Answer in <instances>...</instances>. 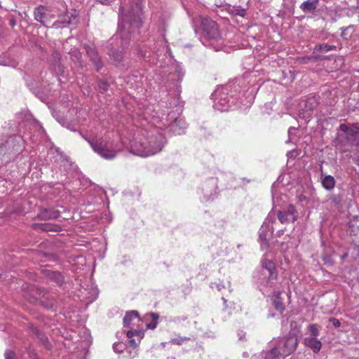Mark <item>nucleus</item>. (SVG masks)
Segmentation results:
<instances>
[{
  "label": "nucleus",
  "mask_w": 359,
  "mask_h": 359,
  "mask_svg": "<svg viewBox=\"0 0 359 359\" xmlns=\"http://www.w3.org/2000/svg\"><path fill=\"white\" fill-rule=\"evenodd\" d=\"M165 138L161 133L152 135L141 142L131 145L133 153L137 156L147 157L161 151L165 144Z\"/></svg>",
  "instance_id": "f257e3e1"
},
{
  "label": "nucleus",
  "mask_w": 359,
  "mask_h": 359,
  "mask_svg": "<svg viewBox=\"0 0 359 359\" xmlns=\"http://www.w3.org/2000/svg\"><path fill=\"white\" fill-rule=\"evenodd\" d=\"M339 131L337 147L342 152H346L349 147L359 146V126L357 123L351 126L342 123L339 126Z\"/></svg>",
  "instance_id": "f03ea898"
},
{
  "label": "nucleus",
  "mask_w": 359,
  "mask_h": 359,
  "mask_svg": "<svg viewBox=\"0 0 359 359\" xmlns=\"http://www.w3.org/2000/svg\"><path fill=\"white\" fill-rule=\"evenodd\" d=\"M202 36L201 40L205 46H212L219 50L223 46V40L218 31L217 25L210 19H204L202 22Z\"/></svg>",
  "instance_id": "7ed1b4c3"
},
{
  "label": "nucleus",
  "mask_w": 359,
  "mask_h": 359,
  "mask_svg": "<svg viewBox=\"0 0 359 359\" xmlns=\"http://www.w3.org/2000/svg\"><path fill=\"white\" fill-rule=\"evenodd\" d=\"M88 142L95 152L107 160L114 158L121 150L114 142L102 137L93 138L88 140Z\"/></svg>",
  "instance_id": "20e7f679"
},
{
  "label": "nucleus",
  "mask_w": 359,
  "mask_h": 359,
  "mask_svg": "<svg viewBox=\"0 0 359 359\" xmlns=\"http://www.w3.org/2000/svg\"><path fill=\"white\" fill-rule=\"evenodd\" d=\"M159 128H168L170 132L175 135H182L184 133L187 128V123L185 121L180 118L176 117L175 114L171 112L161 117L159 122H154Z\"/></svg>",
  "instance_id": "39448f33"
},
{
  "label": "nucleus",
  "mask_w": 359,
  "mask_h": 359,
  "mask_svg": "<svg viewBox=\"0 0 359 359\" xmlns=\"http://www.w3.org/2000/svg\"><path fill=\"white\" fill-rule=\"evenodd\" d=\"M231 86L227 85L218 88L212 95L213 99V107L220 111H226L229 109L234 102L233 96H229Z\"/></svg>",
  "instance_id": "423d86ee"
},
{
  "label": "nucleus",
  "mask_w": 359,
  "mask_h": 359,
  "mask_svg": "<svg viewBox=\"0 0 359 359\" xmlns=\"http://www.w3.org/2000/svg\"><path fill=\"white\" fill-rule=\"evenodd\" d=\"M276 222L275 214L269 213L259 231V241L261 248L266 250L269 247L271 235L273 232V224Z\"/></svg>",
  "instance_id": "0eeeda50"
},
{
  "label": "nucleus",
  "mask_w": 359,
  "mask_h": 359,
  "mask_svg": "<svg viewBox=\"0 0 359 359\" xmlns=\"http://www.w3.org/2000/svg\"><path fill=\"white\" fill-rule=\"evenodd\" d=\"M125 8L121 6L120 15L123 21L129 25L130 27L139 28L142 25V7L139 3L136 4L135 7H132L128 11V15L125 14Z\"/></svg>",
  "instance_id": "6e6552de"
},
{
  "label": "nucleus",
  "mask_w": 359,
  "mask_h": 359,
  "mask_svg": "<svg viewBox=\"0 0 359 359\" xmlns=\"http://www.w3.org/2000/svg\"><path fill=\"white\" fill-rule=\"evenodd\" d=\"M298 340L295 333L290 332L287 336L278 341V348L281 351V355L287 356L293 353L297 346Z\"/></svg>",
  "instance_id": "1a4fd4ad"
},
{
  "label": "nucleus",
  "mask_w": 359,
  "mask_h": 359,
  "mask_svg": "<svg viewBox=\"0 0 359 359\" xmlns=\"http://www.w3.org/2000/svg\"><path fill=\"white\" fill-rule=\"evenodd\" d=\"M34 17L35 20L48 27V24L55 18V14L49 7L40 5L34 8Z\"/></svg>",
  "instance_id": "9d476101"
},
{
  "label": "nucleus",
  "mask_w": 359,
  "mask_h": 359,
  "mask_svg": "<svg viewBox=\"0 0 359 359\" xmlns=\"http://www.w3.org/2000/svg\"><path fill=\"white\" fill-rule=\"evenodd\" d=\"M262 274L266 278V285L272 287L276 283L277 278V271L276 270L275 264L270 261L266 260L262 262Z\"/></svg>",
  "instance_id": "9b49d317"
},
{
  "label": "nucleus",
  "mask_w": 359,
  "mask_h": 359,
  "mask_svg": "<svg viewBox=\"0 0 359 359\" xmlns=\"http://www.w3.org/2000/svg\"><path fill=\"white\" fill-rule=\"evenodd\" d=\"M318 103L314 97L309 98L306 100L302 101L299 104L298 114L304 119H308L311 117L313 110L317 107Z\"/></svg>",
  "instance_id": "f8f14e48"
},
{
  "label": "nucleus",
  "mask_w": 359,
  "mask_h": 359,
  "mask_svg": "<svg viewBox=\"0 0 359 359\" xmlns=\"http://www.w3.org/2000/svg\"><path fill=\"white\" fill-rule=\"evenodd\" d=\"M277 217L280 223L288 224L297 220L298 212L294 205H290L286 208L279 210Z\"/></svg>",
  "instance_id": "ddd939ff"
},
{
  "label": "nucleus",
  "mask_w": 359,
  "mask_h": 359,
  "mask_svg": "<svg viewBox=\"0 0 359 359\" xmlns=\"http://www.w3.org/2000/svg\"><path fill=\"white\" fill-rule=\"evenodd\" d=\"M32 298L29 299L32 303L39 302L40 304L44 306L47 309H52L54 305V300H50L48 304H45L44 299H46V292L41 288L32 287L31 289Z\"/></svg>",
  "instance_id": "4468645a"
},
{
  "label": "nucleus",
  "mask_w": 359,
  "mask_h": 359,
  "mask_svg": "<svg viewBox=\"0 0 359 359\" xmlns=\"http://www.w3.org/2000/svg\"><path fill=\"white\" fill-rule=\"evenodd\" d=\"M85 49L93 65L95 67L97 71H99L102 68L103 62L95 46L91 44H86L85 45Z\"/></svg>",
  "instance_id": "2eb2a0df"
},
{
  "label": "nucleus",
  "mask_w": 359,
  "mask_h": 359,
  "mask_svg": "<svg viewBox=\"0 0 359 359\" xmlns=\"http://www.w3.org/2000/svg\"><path fill=\"white\" fill-rule=\"evenodd\" d=\"M140 322L139 314L136 311H130L126 313L123 318V325L127 327H135Z\"/></svg>",
  "instance_id": "dca6fc26"
},
{
  "label": "nucleus",
  "mask_w": 359,
  "mask_h": 359,
  "mask_svg": "<svg viewBox=\"0 0 359 359\" xmlns=\"http://www.w3.org/2000/svg\"><path fill=\"white\" fill-rule=\"evenodd\" d=\"M78 13L75 10L67 11L64 16L60 18V20L53 24L52 27H57V23L76 24L78 21Z\"/></svg>",
  "instance_id": "f3484780"
},
{
  "label": "nucleus",
  "mask_w": 359,
  "mask_h": 359,
  "mask_svg": "<svg viewBox=\"0 0 359 359\" xmlns=\"http://www.w3.org/2000/svg\"><path fill=\"white\" fill-rule=\"evenodd\" d=\"M217 180L215 179H210L203 186V190L206 200H209L210 197L216 194Z\"/></svg>",
  "instance_id": "a211bd4d"
},
{
  "label": "nucleus",
  "mask_w": 359,
  "mask_h": 359,
  "mask_svg": "<svg viewBox=\"0 0 359 359\" xmlns=\"http://www.w3.org/2000/svg\"><path fill=\"white\" fill-rule=\"evenodd\" d=\"M304 345L310 348L314 353H318L321 348L322 344L320 340L315 337H306L304 339Z\"/></svg>",
  "instance_id": "6ab92c4d"
},
{
  "label": "nucleus",
  "mask_w": 359,
  "mask_h": 359,
  "mask_svg": "<svg viewBox=\"0 0 359 359\" xmlns=\"http://www.w3.org/2000/svg\"><path fill=\"white\" fill-rule=\"evenodd\" d=\"M319 0H307L300 5V8L304 13H313L317 8Z\"/></svg>",
  "instance_id": "aec40b11"
},
{
  "label": "nucleus",
  "mask_w": 359,
  "mask_h": 359,
  "mask_svg": "<svg viewBox=\"0 0 359 359\" xmlns=\"http://www.w3.org/2000/svg\"><path fill=\"white\" fill-rule=\"evenodd\" d=\"M336 184L335 179L332 175H327L324 176L321 180L323 187L328 191L334 189Z\"/></svg>",
  "instance_id": "412c9836"
},
{
  "label": "nucleus",
  "mask_w": 359,
  "mask_h": 359,
  "mask_svg": "<svg viewBox=\"0 0 359 359\" xmlns=\"http://www.w3.org/2000/svg\"><path fill=\"white\" fill-rule=\"evenodd\" d=\"M280 291H276L274 292V296L273 299V304L276 309L280 313H283V312L285 310V306L282 302V299L280 297Z\"/></svg>",
  "instance_id": "4be33fe9"
},
{
  "label": "nucleus",
  "mask_w": 359,
  "mask_h": 359,
  "mask_svg": "<svg viewBox=\"0 0 359 359\" xmlns=\"http://www.w3.org/2000/svg\"><path fill=\"white\" fill-rule=\"evenodd\" d=\"M130 330L126 331V335L128 339H130L129 342L130 344H135V339H132L134 336H137L141 338L143 335V332L142 330H137L135 327H129Z\"/></svg>",
  "instance_id": "5701e85b"
},
{
  "label": "nucleus",
  "mask_w": 359,
  "mask_h": 359,
  "mask_svg": "<svg viewBox=\"0 0 359 359\" xmlns=\"http://www.w3.org/2000/svg\"><path fill=\"white\" fill-rule=\"evenodd\" d=\"M41 216L44 219H56L60 216V212L53 209H46L41 212Z\"/></svg>",
  "instance_id": "b1692460"
},
{
  "label": "nucleus",
  "mask_w": 359,
  "mask_h": 359,
  "mask_svg": "<svg viewBox=\"0 0 359 359\" xmlns=\"http://www.w3.org/2000/svg\"><path fill=\"white\" fill-rule=\"evenodd\" d=\"M149 316L151 319V322L147 323L146 325L148 329H151V330H154L156 327L157 326V324H158V319L159 318V316L158 313H151L149 314Z\"/></svg>",
  "instance_id": "393cba45"
},
{
  "label": "nucleus",
  "mask_w": 359,
  "mask_h": 359,
  "mask_svg": "<svg viewBox=\"0 0 359 359\" xmlns=\"http://www.w3.org/2000/svg\"><path fill=\"white\" fill-rule=\"evenodd\" d=\"M109 55L115 62H120L123 57L122 50L111 48L109 50Z\"/></svg>",
  "instance_id": "a878e982"
},
{
  "label": "nucleus",
  "mask_w": 359,
  "mask_h": 359,
  "mask_svg": "<svg viewBox=\"0 0 359 359\" xmlns=\"http://www.w3.org/2000/svg\"><path fill=\"white\" fill-rule=\"evenodd\" d=\"M278 355H281V351L278 346L273 347L268 352L266 355V359H276Z\"/></svg>",
  "instance_id": "bb28decb"
},
{
  "label": "nucleus",
  "mask_w": 359,
  "mask_h": 359,
  "mask_svg": "<svg viewBox=\"0 0 359 359\" xmlns=\"http://www.w3.org/2000/svg\"><path fill=\"white\" fill-rule=\"evenodd\" d=\"M337 46L332 45H328L327 43H322L316 46L315 50H320L323 53H327L330 50H336Z\"/></svg>",
  "instance_id": "cd10ccee"
},
{
  "label": "nucleus",
  "mask_w": 359,
  "mask_h": 359,
  "mask_svg": "<svg viewBox=\"0 0 359 359\" xmlns=\"http://www.w3.org/2000/svg\"><path fill=\"white\" fill-rule=\"evenodd\" d=\"M184 75V72L182 69H177L175 72L170 74L171 79H175L177 82H180Z\"/></svg>",
  "instance_id": "c85d7f7f"
},
{
  "label": "nucleus",
  "mask_w": 359,
  "mask_h": 359,
  "mask_svg": "<svg viewBox=\"0 0 359 359\" xmlns=\"http://www.w3.org/2000/svg\"><path fill=\"white\" fill-rule=\"evenodd\" d=\"M308 328L311 336H312L311 337L316 338L319 334V326L318 325L311 324Z\"/></svg>",
  "instance_id": "c756f323"
},
{
  "label": "nucleus",
  "mask_w": 359,
  "mask_h": 359,
  "mask_svg": "<svg viewBox=\"0 0 359 359\" xmlns=\"http://www.w3.org/2000/svg\"><path fill=\"white\" fill-rule=\"evenodd\" d=\"M72 60L81 65V53L78 50H74L70 53Z\"/></svg>",
  "instance_id": "7c9ffc66"
},
{
  "label": "nucleus",
  "mask_w": 359,
  "mask_h": 359,
  "mask_svg": "<svg viewBox=\"0 0 359 359\" xmlns=\"http://www.w3.org/2000/svg\"><path fill=\"white\" fill-rule=\"evenodd\" d=\"M190 339L189 337H176V338H173V339H171L170 341V343L172 344H176V345H181L182 344L184 341H189Z\"/></svg>",
  "instance_id": "2f4dec72"
},
{
  "label": "nucleus",
  "mask_w": 359,
  "mask_h": 359,
  "mask_svg": "<svg viewBox=\"0 0 359 359\" xmlns=\"http://www.w3.org/2000/svg\"><path fill=\"white\" fill-rule=\"evenodd\" d=\"M98 90L100 93H105L107 90H108V88H109V83L105 81H103V80H100L98 81Z\"/></svg>",
  "instance_id": "473e14b6"
},
{
  "label": "nucleus",
  "mask_w": 359,
  "mask_h": 359,
  "mask_svg": "<svg viewBox=\"0 0 359 359\" xmlns=\"http://www.w3.org/2000/svg\"><path fill=\"white\" fill-rule=\"evenodd\" d=\"M50 278L55 279L58 285H60L63 282V277L59 272H52Z\"/></svg>",
  "instance_id": "72a5a7b5"
},
{
  "label": "nucleus",
  "mask_w": 359,
  "mask_h": 359,
  "mask_svg": "<svg viewBox=\"0 0 359 359\" xmlns=\"http://www.w3.org/2000/svg\"><path fill=\"white\" fill-rule=\"evenodd\" d=\"M5 359H15V353L10 350L7 349L4 353Z\"/></svg>",
  "instance_id": "f704fd0d"
},
{
  "label": "nucleus",
  "mask_w": 359,
  "mask_h": 359,
  "mask_svg": "<svg viewBox=\"0 0 359 359\" xmlns=\"http://www.w3.org/2000/svg\"><path fill=\"white\" fill-rule=\"evenodd\" d=\"M351 158L356 165H359V151H353L351 155Z\"/></svg>",
  "instance_id": "c9c22d12"
},
{
  "label": "nucleus",
  "mask_w": 359,
  "mask_h": 359,
  "mask_svg": "<svg viewBox=\"0 0 359 359\" xmlns=\"http://www.w3.org/2000/svg\"><path fill=\"white\" fill-rule=\"evenodd\" d=\"M211 287H212V288H213V289H214V288H216L218 291H219V292H220V291H222V289H224L225 287H224V285L222 283H212V284H211Z\"/></svg>",
  "instance_id": "e433bc0d"
},
{
  "label": "nucleus",
  "mask_w": 359,
  "mask_h": 359,
  "mask_svg": "<svg viewBox=\"0 0 359 359\" xmlns=\"http://www.w3.org/2000/svg\"><path fill=\"white\" fill-rule=\"evenodd\" d=\"M330 322L332 324L334 327H339L341 325L339 320L337 318H332L330 319Z\"/></svg>",
  "instance_id": "4c0bfd02"
},
{
  "label": "nucleus",
  "mask_w": 359,
  "mask_h": 359,
  "mask_svg": "<svg viewBox=\"0 0 359 359\" xmlns=\"http://www.w3.org/2000/svg\"><path fill=\"white\" fill-rule=\"evenodd\" d=\"M92 290H93V292H92V294L90 296V298H91L90 301L91 302H93L95 299H96L97 296H98V292H97V288H93Z\"/></svg>",
  "instance_id": "58836bf2"
},
{
  "label": "nucleus",
  "mask_w": 359,
  "mask_h": 359,
  "mask_svg": "<svg viewBox=\"0 0 359 359\" xmlns=\"http://www.w3.org/2000/svg\"><path fill=\"white\" fill-rule=\"evenodd\" d=\"M330 200L335 204H339L341 201V198L339 196L334 195L331 196Z\"/></svg>",
  "instance_id": "ea45409f"
},
{
  "label": "nucleus",
  "mask_w": 359,
  "mask_h": 359,
  "mask_svg": "<svg viewBox=\"0 0 359 359\" xmlns=\"http://www.w3.org/2000/svg\"><path fill=\"white\" fill-rule=\"evenodd\" d=\"M115 0H96L97 2L102 4V5H109Z\"/></svg>",
  "instance_id": "a19ab883"
},
{
  "label": "nucleus",
  "mask_w": 359,
  "mask_h": 359,
  "mask_svg": "<svg viewBox=\"0 0 359 359\" xmlns=\"http://www.w3.org/2000/svg\"><path fill=\"white\" fill-rule=\"evenodd\" d=\"M297 128H290L288 130V136L290 138L292 137V135H295Z\"/></svg>",
  "instance_id": "79ce46f5"
},
{
  "label": "nucleus",
  "mask_w": 359,
  "mask_h": 359,
  "mask_svg": "<svg viewBox=\"0 0 359 359\" xmlns=\"http://www.w3.org/2000/svg\"><path fill=\"white\" fill-rule=\"evenodd\" d=\"M119 346H121V344H114V351H117V352H121L122 351V349L121 348V347Z\"/></svg>",
  "instance_id": "37998d69"
},
{
  "label": "nucleus",
  "mask_w": 359,
  "mask_h": 359,
  "mask_svg": "<svg viewBox=\"0 0 359 359\" xmlns=\"http://www.w3.org/2000/svg\"><path fill=\"white\" fill-rule=\"evenodd\" d=\"M55 228H57V227L56 226ZM43 229L44 231H51V230H53V231H57V229H51V226H50V225H48V224H45V225L43 226Z\"/></svg>",
  "instance_id": "c03bdc74"
},
{
  "label": "nucleus",
  "mask_w": 359,
  "mask_h": 359,
  "mask_svg": "<svg viewBox=\"0 0 359 359\" xmlns=\"http://www.w3.org/2000/svg\"><path fill=\"white\" fill-rule=\"evenodd\" d=\"M121 46L123 48H124L127 45V42H126V41L123 40L122 35L121 36Z\"/></svg>",
  "instance_id": "a18cd8bd"
},
{
  "label": "nucleus",
  "mask_w": 359,
  "mask_h": 359,
  "mask_svg": "<svg viewBox=\"0 0 359 359\" xmlns=\"http://www.w3.org/2000/svg\"><path fill=\"white\" fill-rule=\"evenodd\" d=\"M54 57H55V58H58V57H59V53H57L55 52V53H54Z\"/></svg>",
  "instance_id": "49530a36"
},
{
  "label": "nucleus",
  "mask_w": 359,
  "mask_h": 359,
  "mask_svg": "<svg viewBox=\"0 0 359 359\" xmlns=\"http://www.w3.org/2000/svg\"><path fill=\"white\" fill-rule=\"evenodd\" d=\"M354 222H355V220L351 221L350 223H349V225L352 226Z\"/></svg>",
  "instance_id": "de8ad7c7"
},
{
  "label": "nucleus",
  "mask_w": 359,
  "mask_h": 359,
  "mask_svg": "<svg viewBox=\"0 0 359 359\" xmlns=\"http://www.w3.org/2000/svg\"><path fill=\"white\" fill-rule=\"evenodd\" d=\"M140 54H141V55H142V57H146V53H141Z\"/></svg>",
  "instance_id": "09e8293b"
},
{
  "label": "nucleus",
  "mask_w": 359,
  "mask_h": 359,
  "mask_svg": "<svg viewBox=\"0 0 359 359\" xmlns=\"http://www.w3.org/2000/svg\"><path fill=\"white\" fill-rule=\"evenodd\" d=\"M347 256H348V255L346 253V254H344V255H343V258H345V257H346Z\"/></svg>",
  "instance_id": "8fccbe9b"
},
{
  "label": "nucleus",
  "mask_w": 359,
  "mask_h": 359,
  "mask_svg": "<svg viewBox=\"0 0 359 359\" xmlns=\"http://www.w3.org/2000/svg\"><path fill=\"white\" fill-rule=\"evenodd\" d=\"M120 27H121V25H120V24H119V25H118V29H121V28H120ZM121 30H120V33H121Z\"/></svg>",
  "instance_id": "3c124183"
},
{
  "label": "nucleus",
  "mask_w": 359,
  "mask_h": 359,
  "mask_svg": "<svg viewBox=\"0 0 359 359\" xmlns=\"http://www.w3.org/2000/svg\"><path fill=\"white\" fill-rule=\"evenodd\" d=\"M222 300H223L224 302H226V300L224 297H222Z\"/></svg>",
  "instance_id": "603ef678"
}]
</instances>
